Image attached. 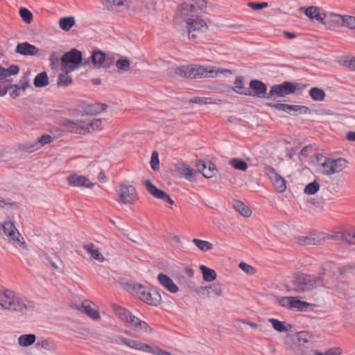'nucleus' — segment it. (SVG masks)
<instances>
[{
    "label": "nucleus",
    "instance_id": "7c9ffc66",
    "mask_svg": "<svg viewBox=\"0 0 355 355\" xmlns=\"http://www.w3.org/2000/svg\"><path fill=\"white\" fill-rule=\"evenodd\" d=\"M268 322L272 324L273 329L278 332H287L292 327L291 324L286 325L285 322H280L275 318L268 319Z\"/></svg>",
    "mask_w": 355,
    "mask_h": 355
},
{
    "label": "nucleus",
    "instance_id": "473e14b6",
    "mask_svg": "<svg viewBox=\"0 0 355 355\" xmlns=\"http://www.w3.org/2000/svg\"><path fill=\"white\" fill-rule=\"evenodd\" d=\"M200 270L202 273V277L205 282H209L214 281L217 277L216 272L214 270L204 265L200 266Z\"/></svg>",
    "mask_w": 355,
    "mask_h": 355
},
{
    "label": "nucleus",
    "instance_id": "49530a36",
    "mask_svg": "<svg viewBox=\"0 0 355 355\" xmlns=\"http://www.w3.org/2000/svg\"><path fill=\"white\" fill-rule=\"evenodd\" d=\"M223 295V289L220 285H209L208 286V293L207 297H210L212 296L220 297Z\"/></svg>",
    "mask_w": 355,
    "mask_h": 355
},
{
    "label": "nucleus",
    "instance_id": "4d7b16f0",
    "mask_svg": "<svg viewBox=\"0 0 355 355\" xmlns=\"http://www.w3.org/2000/svg\"><path fill=\"white\" fill-rule=\"evenodd\" d=\"M72 82V78L71 76H68L66 73L65 74H60L58 76V79L57 82V85L58 86H67L71 84Z\"/></svg>",
    "mask_w": 355,
    "mask_h": 355
},
{
    "label": "nucleus",
    "instance_id": "e433bc0d",
    "mask_svg": "<svg viewBox=\"0 0 355 355\" xmlns=\"http://www.w3.org/2000/svg\"><path fill=\"white\" fill-rule=\"evenodd\" d=\"M234 207L244 217H250L252 214V211L250 210V209L243 202L239 200L234 202Z\"/></svg>",
    "mask_w": 355,
    "mask_h": 355
},
{
    "label": "nucleus",
    "instance_id": "4c0bfd02",
    "mask_svg": "<svg viewBox=\"0 0 355 355\" xmlns=\"http://www.w3.org/2000/svg\"><path fill=\"white\" fill-rule=\"evenodd\" d=\"M309 93L311 98L315 101H322L326 96L324 91L318 87L311 88Z\"/></svg>",
    "mask_w": 355,
    "mask_h": 355
},
{
    "label": "nucleus",
    "instance_id": "774afa93",
    "mask_svg": "<svg viewBox=\"0 0 355 355\" xmlns=\"http://www.w3.org/2000/svg\"><path fill=\"white\" fill-rule=\"evenodd\" d=\"M340 62L343 67L355 71V58L342 59Z\"/></svg>",
    "mask_w": 355,
    "mask_h": 355
},
{
    "label": "nucleus",
    "instance_id": "4468645a",
    "mask_svg": "<svg viewBox=\"0 0 355 355\" xmlns=\"http://www.w3.org/2000/svg\"><path fill=\"white\" fill-rule=\"evenodd\" d=\"M324 240L323 233L310 234L307 236H299L294 238L295 243L300 245H320Z\"/></svg>",
    "mask_w": 355,
    "mask_h": 355
},
{
    "label": "nucleus",
    "instance_id": "58836bf2",
    "mask_svg": "<svg viewBox=\"0 0 355 355\" xmlns=\"http://www.w3.org/2000/svg\"><path fill=\"white\" fill-rule=\"evenodd\" d=\"M192 243L201 251L206 252L213 249L214 245L207 241L200 240L199 239H193Z\"/></svg>",
    "mask_w": 355,
    "mask_h": 355
},
{
    "label": "nucleus",
    "instance_id": "5fc2aeb1",
    "mask_svg": "<svg viewBox=\"0 0 355 355\" xmlns=\"http://www.w3.org/2000/svg\"><path fill=\"white\" fill-rule=\"evenodd\" d=\"M190 65L180 66L175 69L174 73L182 78H189V74L190 73Z\"/></svg>",
    "mask_w": 355,
    "mask_h": 355
},
{
    "label": "nucleus",
    "instance_id": "393cba45",
    "mask_svg": "<svg viewBox=\"0 0 355 355\" xmlns=\"http://www.w3.org/2000/svg\"><path fill=\"white\" fill-rule=\"evenodd\" d=\"M159 283L171 293H176L179 288L173 281L166 275L159 273L157 276Z\"/></svg>",
    "mask_w": 355,
    "mask_h": 355
},
{
    "label": "nucleus",
    "instance_id": "6e6d98bb",
    "mask_svg": "<svg viewBox=\"0 0 355 355\" xmlns=\"http://www.w3.org/2000/svg\"><path fill=\"white\" fill-rule=\"evenodd\" d=\"M9 95L12 98H16L21 95V89L17 85V84H8Z\"/></svg>",
    "mask_w": 355,
    "mask_h": 355
},
{
    "label": "nucleus",
    "instance_id": "052dcab7",
    "mask_svg": "<svg viewBox=\"0 0 355 355\" xmlns=\"http://www.w3.org/2000/svg\"><path fill=\"white\" fill-rule=\"evenodd\" d=\"M29 78L28 74L25 73L20 79L19 82L17 85L24 92L26 89L30 86L29 85Z\"/></svg>",
    "mask_w": 355,
    "mask_h": 355
},
{
    "label": "nucleus",
    "instance_id": "9b49d317",
    "mask_svg": "<svg viewBox=\"0 0 355 355\" xmlns=\"http://www.w3.org/2000/svg\"><path fill=\"white\" fill-rule=\"evenodd\" d=\"M296 89V85L291 82H284L279 85H275L271 87L267 98L276 99L277 97H283L293 94Z\"/></svg>",
    "mask_w": 355,
    "mask_h": 355
},
{
    "label": "nucleus",
    "instance_id": "2f4dec72",
    "mask_svg": "<svg viewBox=\"0 0 355 355\" xmlns=\"http://www.w3.org/2000/svg\"><path fill=\"white\" fill-rule=\"evenodd\" d=\"M131 326L134 327L137 329H140L144 333L150 334L152 332V328L144 321L140 320L136 316L132 318Z\"/></svg>",
    "mask_w": 355,
    "mask_h": 355
},
{
    "label": "nucleus",
    "instance_id": "0eeeda50",
    "mask_svg": "<svg viewBox=\"0 0 355 355\" xmlns=\"http://www.w3.org/2000/svg\"><path fill=\"white\" fill-rule=\"evenodd\" d=\"M322 174L327 176L342 173L348 166V162L344 158L331 159L324 158L321 162Z\"/></svg>",
    "mask_w": 355,
    "mask_h": 355
},
{
    "label": "nucleus",
    "instance_id": "a18cd8bd",
    "mask_svg": "<svg viewBox=\"0 0 355 355\" xmlns=\"http://www.w3.org/2000/svg\"><path fill=\"white\" fill-rule=\"evenodd\" d=\"M189 102L191 103H197V104H211V103L216 104L218 102H221V100L213 99L212 98L193 97L189 100Z\"/></svg>",
    "mask_w": 355,
    "mask_h": 355
},
{
    "label": "nucleus",
    "instance_id": "b1692460",
    "mask_svg": "<svg viewBox=\"0 0 355 355\" xmlns=\"http://www.w3.org/2000/svg\"><path fill=\"white\" fill-rule=\"evenodd\" d=\"M141 300L150 305L156 306L161 301V295L155 289L148 288Z\"/></svg>",
    "mask_w": 355,
    "mask_h": 355
},
{
    "label": "nucleus",
    "instance_id": "69168bd1",
    "mask_svg": "<svg viewBox=\"0 0 355 355\" xmlns=\"http://www.w3.org/2000/svg\"><path fill=\"white\" fill-rule=\"evenodd\" d=\"M159 155L156 151L153 152L150 159V166L153 170L157 171L159 168Z\"/></svg>",
    "mask_w": 355,
    "mask_h": 355
},
{
    "label": "nucleus",
    "instance_id": "20e7f679",
    "mask_svg": "<svg viewBox=\"0 0 355 355\" xmlns=\"http://www.w3.org/2000/svg\"><path fill=\"white\" fill-rule=\"evenodd\" d=\"M206 6L205 0H182L176 8V17L187 21L198 16L205 9Z\"/></svg>",
    "mask_w": 355,
    "mask_h": 355
},
{
    "label": "nucleus",
    "instance_id": "338daca9",
    "mask_svg": "<svg viewBox=\"0 0 355 355\" xmlns=\"http://www.w3.org/2000/svg\"><path fill=\"white\" fill-rule=\"evenodd\" d=\"M291 297H277L276 302L281 306L290 309Z\"/></svg>",
    "mask_w": 355,
    "mask_h": 355
},
{
    "label": "nucleus",
    "instance_id": "cd10ccee",
    "mask_svg": "<svg viewBox=\"0 0 355 355\" xmlns=\"http://www.w3.org/2000/svg\"><path fill=\"white\" fill-rule=\"evenodd\" d=\"M232 89L240 95L248 96L251 94L250 89L244 87V78L242 76H236Z\"/></svg>",
    "mask_w": 355,
    "mask_h": 355
},
{
    "label": "nucleus",
    "instance_id": "2eb2a0df",
    "mask_svg": "<svg viewBox=\"0 0 355 355\" xmlns=\"http://www.w3.org/2000/svg\"><path fill=\"white\" fill-rule=\"evenodd\" d=\"M248 89L251 91V94L248 95V96L267 98V86L263 82L252 80L250 82Z\"/></svg>",
    "mask_w": 355,
    "mask_h": 355
},
{
    "label": "nucleus",
    "instance_id": "e2e57ef3",
    "mask_svg": "<svg viewBox=\"0 0 355 355\" xmlns=\"http://www.w3.org/2000/svg\"><path fill=\"white\" fill-rule=\"evenodd\" d=\"M51 67L52 69H56L58 67L60 61L61 62V58H60V55L56 52H53L51 53L50 58Z\"/></svg>",
    "mask_w": 355,
    "mask_h": 355
},
{
    "label": "nucleus",
    "instance_id": "f704fd0d",
    "mask_svg": "<svg viewBox=\"0 0 355 355\" xmlns=\"http://www.w3.org/2000/svg\"><path fill=\"white\" fill-rule=\"evenodd\" d=\"M75 18L71 16L62 17L59 20L60 28L65 31H69L75 25Z\"/></svg>",
    "mask_w": 355,
    "mask_h": 355
},
{
    "label": "nucleus",
    "instance_id": "bf43d9fd",
    "mask_svg": "<svg viewBox=\"0 0 355 355\" xmlns=\"http://www.w3.org/2000/svg\"><path fill=\"white\" fill-rule=\"evenodd\" d=\"M107 105H101V104H94L92 105L89 106L88 107V112L90 114H97L103 110H105Z\"/></svg>",
    "mask_w": 355,
    "mask_h": 355
},
{
    "label": "nucleus",
    "instance_id": "c9c22d12",
    "mask_svg": "<svg viewBox=\"0 0 355 355\" xmlns=\"http://www.w3.org/2000/svg\"><path fill=\"white\" fill-rule=\"evenodd\" d=\"M36 337L34 334H23L18 338V344L21 347H28L33 345Z\"/></svg>",
    "mask_w": 355,
    "mask_h": 355
},
{
    "label": "nucleus",
    "instance_id": "412c9836",
    "mask_svg": "<svg viewBox=\"0 0 355 355\" xmlns=\"http://www.w3.org/2000/svg\"><path fill=\"white\" fill-rule=\"evenodd\" d=\"M15 52L25 56H33L38 55L39 49L35 46L24 42L17 45Z\"/></svg>",
    "mask_w": 355,
    "mask_h": 355
},
{
    "label": "nucleus",
    "instance_id": "5701e85b",
    "mask_svg": "<svg viewBox=\"0 0 355 355\" xmlns=\"http://www.w3.org/2000/svg\"><path fill=\"white\" fill-rule=\"evenodd\" d=\"M53 141V138L49 135H43L37 138L34 142L31 143L25 146V150L28 152H33L40 149L43 146L50 144Z\"/></svg>",
    "mask_w": 355,
    "mask_h": 355
},
{
    "label": "nucleus",
    "instance_id": "a211bd4d",
    "mask_svg": "<svg viewBox=\"0 0 355 355\" xmlns=\"http://www.w3.org/2000/svg\"><path fill=\"white\" fill-rule=\"evenodd\" d=\"M304 14L312 19H315L322 24L327 25V21L325 20L326 15L320 12V8L316 6H310L308 8H300Z\"/></svg>",
    "mask_w": 355,
    "mask_h": 355
},
{
    "label": "nucleus",
    "instance_id": "39448f33",
    "mask_svg": "<svg viewBox=\"0 0 355 355\" xmlns=\"http://www.w3.org/2000/svg\"><path fill=\"white\" fill-rule=\"evenodd\" d=\"M190 73L189 78L196 79L202 78H215L219 73H230L231 70L217 68L214 66H201L199 64H190Z\"/></svg>",
    "mask_w": 355,
    "mask_h": 355
},
{
    "label": "nucleus",
    "instance_id": "c756f323",
    "mask_svg": "<svg viewBox=\"0 0 355 355\" xmlns=\"http://www.w3.org/2000/svg\"><path fill=\"white\" fill-rule=\"evenodd\" d=\"M176 171L179 174L189 180H191V178H193L196 173V171L192 168L184 163L178 164L176 166Z\"/></svg>",
    "mask_w": 355,
    "mask_h": 355
},
{
    "label": "nucleus",
    "instance_id": "c03bdc74",
    "mask_svg": "<svg viewBox=\"0 0 355 355\" xmlns=\"http://www.w3.org/2000/svg\"><path fill=\"white\" fill-rule=\"evenodd\" d=\"M230 165L236 170L245 171L248 169V164L243 160L238 158H234L229 161Z\"/></svg>",
    "mask_w": 355,
    "mask_h": 355
},
{
    "label": "nucleus",
    "instance_id": "4be33fe9",
    "mask_svg": "<svg viewBox=\"0 0 355 355\" xmlns=\"http://www.w3.org/2000/svg\"><path fill=\"white\" fill-rule=\"evenodd\" d=\"M196 167L198 171L206 178H211L216 173L215 166L211 162L207 164L202 160H199L196 163Z\"/></svg>",
    "mask_w": 355,
    "mask_h": 355
},
{
    "label": "nucleus",
    "instance_id": "6e6552de",
    "mask_svg": "<svg viewBox=\"0 0 355 355\" xmlns=\"http://www.w3.org/2000/svg\"><path fill=\"white\" fill-rule=\"evenodd\" d=\"M119 340L121 343L129 347L130 348L137 349L144 352L151 353L155 355H172L171 352L163 350L157 345L151 346L136 340L128 339L123 337H120Z\"/></svg>",
    "mask_w": 355,
    "mask_h": 355
},
{
    "label": "nucleus",
    "instance_id": "8fccbe9b",
    "mask_svg": "<svg viewBox=\"0 0 355 355\" xmlns=\"http://www.w3.org/2000/svg\"><path fill=\"white\" fill-rule=\"evenodd\" d=\"M342 26H345L349 29L355 28V17L351 15H343Z\"/></svg>",
    "mask_w": 355,
    "mask_h": 355
},
{
    "label": "nucleus",
    "instance_id": "7ed1b4c3",
    "mask_svg": "<svg viewBox=\"0 0 355 355\" xmlns=\"http://www.w3.org/2000/svg\"><path fill=\"white\" fill-rule=\"evenodd\" d=\"M324 273L296 274L293 280V290L297 293L309 292L323 286Z\"/></svg>",
    "mask_w": 355,
    "mask_h": 355
},
{
    "label": "nucleus",
    "instance_id": "680f3d73",
    "mask_svg": "<svg viewBox=\"0 0 355 355\" xmlns=\"http://www.w3.org/2000/svg\"><path fill=\"white\" fill-rule=\"evenodd\" d=\"M239 267L240 269H241L242 270H243L245 273H247L248 275H254L257 272V270L254 267L245 263V262H241L239 264Z\"/></svg>",
    "mask_w": 355,
    "mask_h": 355
},
{
    "label": "nucleus",
    "instance_id": "bb28decb",
    "mask_svg": "<svg viewBox=\"0 0 355 355\" xmlns=\"http://www.w3.org/2000/svg\"><path fill=\"white\" fill-rule=\"evenodd\" d=\"M112 308L114 313L121 320L128 322L130 324H131L132 318L135 316L132 315L129 311L118 304H113Z\"/></svg>",
    "mask_w": 355,
    "mask_h": 355
},
{
    "label": "nucleus",
    "instance_id": "603ef678",
    "mask_svg": "<svg viewBox=\"0 0 355 355\" xmlns=\"http://www.w3.org/2000/svg\"><path fill=\"white\" fill-rule=\"evenodd\" d=\"M291 111L300 114H308L310 112L309 108L304 105H288V112Z\"/></svg>",
    "mask_w": 355,
    "mask_h": 355
},
{
    "label": "nucleus",
    "instance_id": "13d9d810",
    "mask_svg": "<svg viewBox=\"0 0 355 355\" xmlns=\"http://www.w3.org/2000/svg\"><path fill=\"white\" fill-rule=\"evenodd\" d=\"M35 346L37 348H42L49 351L53 349V343L48 339H43L40 341L38 340Z\"/></svg>",
    "mask_w": 355,
    "mask_h": 355
},
{
    "label": "nucleus",
    "instance_id": "6ab92c4d",
    "mask_svg": "<svg viewBox=\"0 0 355 355\" xmlns=\"http://www.w3.org/2000/svg\"><path fill=\"white\" fill-rule=\"evenodd\" d=\"M67 182L72 187H84L86 188H92L94 184L84 175L72 174L67 177Z\"/></svg>",
    "mask_w": 355,
    "mask_h": 355
},
{
    "label": "nucleus",
    "instance_id": "f8f14e48",
    "mask_svg": "<svg viewBox=\"0 0 355 355\" xmlns=\"http://www.w3.org/2000/svg\"><path fill=\"white\" fill-rule=\"evenodd\" d=\"M186 29L189 39H194L197 37V33L202 32L208 28V25L203 19L198 15L191 18L185 21Z\"/></svg>",
    "mask_w": 355,
    "mask_h": 355
},
{
    "label": "nucleus",
    "instance_id": "423d86ee",
    "mask_svg": "<svg viewBox=\"0 0 355 355\" xmlns=\"http://www.w3.org/2000/svg\"><path fill=\"white\" fill-rule=\"evenodd\" d=\"M311 335L308 331H300L292 337L295 344V350L300 355H313Z\"/></svg>",
    "mask_w": 355,
    "mask_h": 355
},
{
    "label": "nucleus",
    "instance_id": "864d4df0",
    "mask_svg": "<svg viewBox=\"0 0 355 355\" xmlns=\"http://www.w3.org/2000/svg\"><path fill=\"white\" fill-rule=\"evenodd\" d=\"M346 242L350 244H355V227L345 228Z\"/></svg>",
    "mask_w": 355,
    "mask_h": 355
},
{
    "label": "nucleus",
    "instance_id": "0e129e2a",
    "mask_svg": "<svg viewBox=\"0 0 355 355\" xmlns=\"http://www.w3.org/2000/svg\"><path fill=\"white\" fill-rule=\"evenodd\" d=\"M343 15L331 12L328 15L327 18L329 21L334 23L338 26H342L343 24Z\"/></svg>",
    "mask_w": 355,
    "mask_h": 355
},
{
    "label": "nucleus",
    "instance_id": "a878e982",
    "mask_svg": "<svg viewBox=\"0 0 355 355\" xmlns=\"http://www.w3.org/2000/svg\"><path fill=\"white\" fill-rule=\"evenodd\" d=\"M91 63L96 69L105 68L106 55L101 50H94L90 56Z\"/></svg>",
    "mask_w": 355,
    "mask_h": 355
},
{
    "label": "nucleus",
    "instance_id": "de8ad7c7",
    "mask_svg": "<svg viewBox=\"0 0 355 355\" xmlns=\"http://www.w3.org/2000/svg\"><path fill=\"white\" fill-rule=\"evenodd\" d=\"M132 290L130 291L133 294L136 295L140 300L144 295L148 288L144 287L140 284L135 283L132 286Z\"/></svg>",
    "mask_w": 355,
    "mask_h": 355
},
{
    "label": "nucleus",
    "instance_id": "f03ea898",
    "mask_svg": "<svg viewBox=\"0 0 355 355\" xmlns=\"http://www.w3.org/2000/svg\"><path fill=\"white\" fill-rule=\"evenodd\" d=\"M62 127L71 133L85 134L102 128V121L92 116H83L81 119L72 121L65 119L62 122Z\"/></svg>",
    "mask_w": 355,
    "mask_h": 355
},
{
    "label": "nucleus",
    "instance_id": "72a5a7b5",
    "mask_svg": "<svg viewBox=\"0 0 355 355\" xmlns=\"http://www.w3.org/2000/svg\"><path fill=\"white\" fill-rule=\"evenodd\" d=\"M49 78L46 72L43 71L37 74L33 81L35 87H44L49 85Z\"/></svg>",
    "mask_w": 355,
    "mask_h": 355
},
{
    "label": "nucleus",
    "instance_id": "f257e3e1",
    "mask_svg": "<svg viewBox=\"0 0 355 355\" xmlns=\"http://www.w3.org/2000/svg\"><path fill=\"white\" fill-rule=\"evenodd\" d=\"M0 306L8 311L26 313L34 310V302L10 289H0Z\"/></svg>",
    "mask_w": 355,
    "mask_h": 355
},
{
    "label": "nucleus",
    "instance_id": "aec40b11",
    "mask_svg": "<svg viewBox=\"0 0 355 355\" xmlns=\"http://www.w3.org/2000/svg\"><path fill=\"white\" fill-rule=\"evenodd\" d=\"M266 170L268 175H270V178L272 180L276 190L279 193L284 192L286 189V181L284 179L277 174L273 168L268 167Z\"/></svg>",
    "mask_w": 355,
    "mask_h": 355
},
{
    "label": "nucleus",
    "instance_id": "09e8293b",
    "mask_svg": "<svg viewBox=\"0 0 355 355\" xmlns=\"http://www.w3.org/2000/svg\"><path fill=\"white\" fill-rule=\"evenodd\" d=\"M320 184L317 181H313L308 184L304 190V192L308 195H313L319 191Z\"/></svg>",
    "mask_w": 355,
    "mask_h": 355
},
{
    "label": "nucleus",
    "instance_id": "79ce46f5",
    "mask_svg": "<svg viewBox=\"0 0 355 355\" xmlns=\"http://www.w3.org/2000/svg\"><path fill=\"white\" fill-rule=\"evenodd\" d=\"M108 10H113L116 6H127L126 0H100Z\"/></svg>",
    "mask_w": 355,
    "mask_h": 355
},
{
    "label": "nucleus",
    "instance_id": "37998d69",
    "mask_svg": "<svg viewBox=\"0 0 355 355\" xmlns=\"http://www.w3.org/2000/svg\"><path fill=\"white\" fill-rule=\"evenodd\" d=\"M116 67L122 71H127L130 69V61L126 57H120L115 63Z\"/></svg>",
    "mask_w": 355,
    "mask_h": 355
},
{
    "label": "nucleus",
    "instance_id": "1a4fd4ad",
    "mask_svg": "<svg viewBox=\"0 0 355 355\" xmlns=\"http://www.w3.org/2000/svg\"><path fill=\"white\" fill-rule=\"evenodd\" d=\"M81 52L76 49L64 53L61 58V69L66 73L80 67Z\"/></svg>",
    "mask_w": 355,
    "mask_h": 355
},
{
    "label": "nucleus",
    "instance_id": "dca6fc26",
    "mask_svg": "<svg viewBox=\"0 0 355 355\" xmlns=\"http://www.w3.org/2000/svg\"><path fill=\"white\" fill-rule=\"evenodd\" d=\"M96 305L89 300H85L80 306H77V309L86 314L94 320H99L101 318L100 313L96 308Z\"/></svg>",
    "mask_w": 355,
    "mask_h": 355
},
{
    "label": "nucleus",
    "instance_id": "9d476101",
    "mask_svg": "<svg viewBox=\"0 0 355 355\" xmlns=\"http://www.w3.org/2000/svg\"><path fill=\"white\" fill-rule=\"evenodd\" d=\"M2 228L4 234L15 243H17L23 250H27V245L24 237L15 227L14 223L10 220L3 222Z\"/></svg>",
    "mask_w": 355,
    "mask_h": 355
},
{
    "label": "nucleus",
    "instance_id": "ddd939ff",
    "mask_svg": "<svg viewBox=\"0 0 355 355\" xmlns=\"http://www.w3.org/2000/svg\"><path fill=\"white\" fill-rule=\"evenodd\" d=\"M118 194L120 202L125 205L133 203L137 197L135 187L125 184H119Z\"/></svg>",
    "mask_w": 355,
    "mask_h": 355
},
{
    "label": "nucleus",
    "instance_id": "f3484780",
    "mask_svg": "<svg viewBox=\"0 0 355 355\" xmlns=\"http://www.w3.org/2000/svg\"><path fill=\"white\" fill-rule=\"evenodd\" d=\"M145 187L148 192L156 198L161 199L173 205L175 202L164 191L157 189L150 180H146Z\"/></svg>",
    "mask_w": 355,
    "mask_h": 355
},
{
    "label": "nucleus",
    "instance_id": "3c124183",
    "mask_svg": "<svg viewBox=\"0 0 355 355\" xmlns=\"http://www.w3.org/2000/svg\"><path fill=\"white\" fill-rule=\"evenodd\" d=\"M19 14L23 21L26 24H30L33 21V15L27 8H21L19 9Z\"/></svg>",
    "mask_w": 355,
    "mask_h": 355
},
{
    "label": "nucleus",
    "instance_id": "c85d7f7f",
    "mask_svg": "<svg viewBox=\"0 0 355 355\" xmlns=\"http://www.w3.org/2000/svg\"><path fill=\"white\" fill-rule=\"evenodd\" d=\"M19 72V67L17 64H12L8 68H4L0 65V81L6 80V83L10 80H7L11 76L17 75Z\"/></svg>",
    "mask_w": 355,
    "mask_h": 355
},
{
    "label": "nucleus",
    "instance_id": "ea45409f",
    "mask_svg": "<svg viewBox=\"0 0 355 355\" xmlns=\"http://www.w3.org/2000/svg\"><path fill=\"white\" fill-rule=\"evenodd\" d=\"M309 305L310 304L306 302L301 301L294 297H291L290 309L302 311L309 306Z\"/></svg>",
    "mask_w": 355,
    "mask_h": 355
},
{
    "label": "nucleus",
    "instance_id": "a19ab883",
    "mask_svg": "<svg viewBox=\"0 0 355 355\" xmlns=\"http://www.w3.org/2000/svg\"><path fill=\"white\" fill-rule=\"evenodd\" d=\"M94 245L93 243H90L89 245H84V249L96 260L100 262L103 261L105 259L103 255L98 250L94 249Z\"/></svg>",
    "mask_w": 355,
    "mask_h": 355
}]
</instances>
